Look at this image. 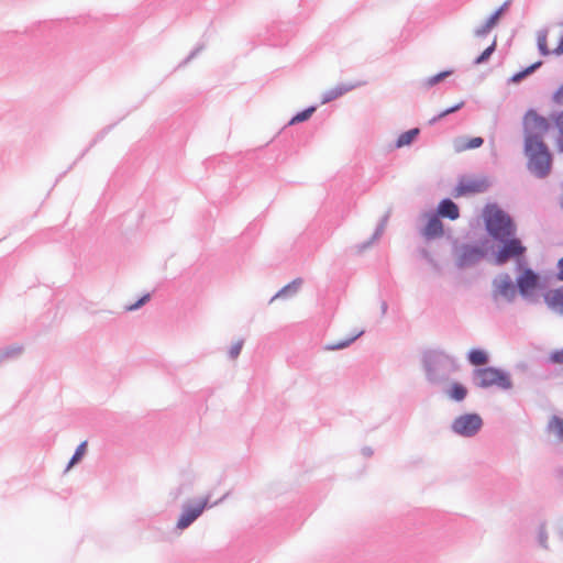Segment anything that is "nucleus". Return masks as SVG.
<instances>
[{
    "instance_id": "nucleus-26",
    "label": "nucleus",
    "mask_w": 563,
    "mask_h": 563,
    "mask_svg": "<svg viewBox=\"0 0 563 563\" xmlns=\"http://www.w3.org/2000/svg\"><path fill=\"white\" fill-rule=\"evenodd\" d=\"M549 431L553 432L559 441L563 442V419L553 416L548 423Z\"/></svg>"
},
{
    "instance_id": "nucleus-20",
    "label": "nucleus",
    "mask_w": 563,
    "mask_h": 563,
    "mask_svg": "<svg viewBox=\"0 0 563 563\" xmlns=\"http://www.w3.org/2000/svg\"><path fill=\"white\" fill-rule=\"evenodd\" d=\"M354 88H355L354 85H346V84L338 85L336 87L327 90L322 95L321 103L322 104L329 103V102L338 99L339 97L343 96L344 93L351 91Z\"/></svg>"
},
{
    "instance_id": "nucleus-43",
    "label": "nucleus",
    "mask_w": 563,
    "mask_h": 563,
    "mask_svg": "<svg viewBox=\"0 0 563 563\" xmlns=\"http://www.w3.org/2000/svg\"><path fill=\"white\" fill-rule=\"evenodd\" d=\"M556 146H558L559 152L563 153V135H561V134L556 140Z\"/></svg>"
},
{
    "instance_id": "nucleus-24",
    "label": "nucleus",
    "mask_w": 563,
    "mask_h": 563,
    "mask_svg": "<svg viewBox=\"0 0 563 563\" xmlns=\"http://www.w3.org/2000/svg\"><path fill=\"white\" fill-rule=\"evenodd\" d=\"M420 130L418 128L410 129L404 133H401L397 140L395 146L397 148L410 145L415 139L419 135Z\"/></svg>"
},
{
    "instance_id": "nucleus-1",
    "label": "nucleus",
    "mask_w": 563,
    "mask_h": 563,
    "mask_svg": "<svg viewBox=\"0 0 563 563\" xmlns=\"http://www.w3.org/2000/svg\"><path fill=\"white\" fill-rule=\"evenodd\" d=\"M421 365L426 380L432 386H445L451 376L460 371L457 358L441 349L424 351Z\"/></svg>"
},
{
    "instance_id": "nucleus-17",
    "label": "nucleus",
    "mask_w": 563,
    "mask_h": 563,
    "mask_svg": "<svg viewBox=\"0 0 563 563\" xmlns=\"http://www.w3.org/2000/svg\"><path fill=\"white\" fill-rule=\"evenodd\" d=\"M485 190V183L483 180H466L460 181L455 188V197L464 196L467 194H476Z\"/></svg>"
},
{
    "instance_id": "nucleus-36",
    "label": "nucleus",
    "mask_w": 563,
    "mask_h": 563,
    "mask_svg": "<svg viewBox=\"0 0 563 563\" xmlns=\"http://www.w3.org/2000/svg\"><path fill=\"white\" fill-rule=\"evenodd\" d=\"M243 343H244V341L240 340V341L235 342L234 344H232V346L229 350L230 358L235 360L240 355L242 347H243Z\"/></svg>"
},
{
    "instance_id": "nucleus-4",
    "label": "nucleus",
    "mask_w": 563,
    "mask_h": 563,
    "mask_svg": "<svg viewBox=\"0 0 563 563\" xmlns=\"http://www.w3.org/2000/svg\"><path fill=\"white\" fill-rule=\"evenodd\" d=\"M471 380L475 387L482 389L495 386L501 390H509L514 386L510 374L494 366L474 368L471 374Z\"/></svg>"
},
{
    "instance_id": "nucleus-22",
    "label": "nucleus",
    "mask_w": 563,
    "mask_h": 563,
    "mask_svg": "<svg viewBox=\"0 0 563 563\" xmlns=\"http://www.w3.org/2000/svg\"><path fill=\"white\" fill-rule=\"evenodd\" d=\"M388 219H389V213H386L382 219L380 221L378 222L372 238L362 243L361 245H358V251L362 252L366 249H368L375 241H377L384 233L385 229H386V225H387V222H388Z\"/></svg>"
},
{
    "instance_id": "nucleus-27",
    "label": "nucleus",
    "mask_w": 563,
    "mask_h": 563,
    "mask_svg": "<svg viewBox=\"0 0 563 563\" xmlns=\"http://www.w3.org/2000/svg\"><path fill=\"white\" fill-rule=\"evenodd\" d=\"M363 333H364V331H358V332H356L355 334H353L352 336H350V338H347L345 340H341V341H339L336 343L328 344L325 346V350H328V351L343 350V349L347 347L350 344H352Z\"/></svg>"
},
{
    "instance_id": "nucleus-38",
    "label": "nucleus",
    "mask_w": 563,
    "mask_h": 563,
    "mask_svg": "<svg viewBox=\"0 0 563 563\" xmlns=\"http://www.w3.org/2000/svg\"><path fill=\"white\" fill-rule=\"evenodd\" d=\"M552 101L556 104L563 106V84L553 93Z\"/></svg>"
},
{
    "instance_id": "nucleus-15",
    "label": "nucleus",
    "mask_w": 563,
    "mask_h": 563,
    "mask_svg": "<svg viewBox=\"0 0 563 563\" xmlns=\"http://www.w3.org/2000/svg\"><path fill=\"white\" fill-rule=\"evenodd\" d=\"M453 74V70H443L433 76L420 79L416 82V87L421 91H429L434 86L442 82L445 78L450 77Z\"/></svg>"
},
{
    "instance_id": "nucleus-31",
    "label": "nucleus",
    "mask_w": 563,
    "mask_h": 563,
    "mask_svg": "<svg viewBox=\"0 0 563 563\" xmlns=\"http://www.w3.org/2000/svg\"><path fill=\"white\" fill-rule=\"evenodd\" d=\"M483 143H484L483 137L476 136V137L470 139L467 141V143H465L463 145H459L457 143H455V150L457 152L464 151V150H474V148L481 147L483 145Z\"/></svg>"
},
{
    "instance_id": "nucleus-21",
    "label": "nucleus",
    "mask_w": 563,
    "mask_h": 563,
    "mask_svg": "<svg viewBox=\"0 0 563 563\" xmlns=\"http://www.w3.org/2000/svg\"><path fill=\"white\" fill-rule=\"evenodd\" d=\"M467 361L475 368L484 367L489 363V355L482 349H472L467 353Z\"/></svg>"
},
{
    "instance_id": "nucleus-32",
    "label": "nucleus",
    "mask_w": 563,
    "mask_h": 563,
    "mask_svg": "<svg viewBox=\"0 0 563 563\" xmlns=\"http://www.w3.org/2000/svg\"><path fill=\"white\" fill-rule=\"evenodd\" d=\"M496 49V41H494L488 47H486L482 53L481 55H478L475 60H474V64L475 65H481V64H484L486 63L490 56L493 55V53L495 52Z\"/></svg>"
},
{
    "instance_id": "nucleus-34",
    "label": "nucleus",
    "mask_w": 563,
    "mask_h": 563,
    "mask_svg": "<svg viewBox=\"0 0 563 563\" xmlns=\"http://www.w3.org/2000/svg\"><path fill=\"white\" fill-rule=\"evenodd\" d=\"M189 490H190V485L183 483L170 490V496L174 500H177L184 494L189 493Z\"/></svg>"
},
{
    "instance_id": "nucleus-39",
    "label": "nucleus",
    "mask_w": 563,
    "mask_h": 563,
    "mask_svg": "<svg viewBox=\"0 0 563 563\" xmlns=\"http://www.w3.org/2000/svg\"><path fill=\"white\" fill-rule=\"evenodd\" d=\"M203 49V46H197L195 49L191 51V53L187 56V58L179 65L185 66L187 65L191 59H194L201 51Z\"/></svg>"
},
{
    "instance_id": "nucleus-16",
    "label": "nucleus",
    "mask_w": 563,
    "mask_h": 563,
    "mask_svg": "<svg viewBox=\"0 0 563 563\" xmlns=\"http://www.w3.org/2000/svg\"><path fill=\"white\" fill-rule=\"evenodd\" d=\"M543 298L549 308L558 310L563 316V286L545 292Z\"/></svg>"
},
{
    "instance_id": "nucleus-18",
    "label": "nucleus",
    "mask_w": 563,
    "mask_h": 563,
    "mask_svg": "<svg viewBox=\"0 0 563 563\" xmlns=\"http://www.w3.org/2000/svg\"><path fill=\"white\" fill-rule=\"evenodd\" d=\"M303 284V279L298 277L295 278L292 282L284 286L282 289H279L275 296L271 299V301H274L275 299H288L295 297L298 291L300 290L301 286Z\"/></svg>"
},
{
    "instance_id": "nucleus-6",
    "label": "nucleus",
    "mask_w": 563,
    "mask_h": 563,
    "mask_svg": "<svg viewBox=\"0 0 563 563\" xmlns=\"http://www.w3.org/2000/svg\"><path fill=\"white\" fill-rule=\"evenodd\" d=\"M496 241L501 244L494 256V264L497 266H503L514 258L519 260L526 254V246L515 235Z\"/></svg>"
},
{
    "instance_id": "nucleus-41",
    "label": "nucleus",
    "mask_w": 563,
    "mask_h": 563,
    "mask_svg": "<svg viewBox=\"0 0 563 563\" xmlns=\"http://www.w3.org/2000/svg\"><path fill=\"white\" fill-rule=\"evenodd\" d=\"M556 267H558L556 278L560 282H563V257L558 261Z\"/></svg>"
},
{
    "instance_id": "nucleus-3",
    "label": "nucleus",
    "mask_w": 563,
    "mask_h": 563,
    "mask_svg": "<svg viewBox=\"0 0 563 563\" xmlns=\"http://www.w3.org/2000/svg\"><path fill=\"white\" fill-rule=\"evenodd\" d=\"M484 220L486 231L494 240L516 235L517 228L512 218L496 205L485 208Z\"/></svg>"
},
{
    "instance_id": "nucleus-9",
    "label": "nucleus",
    "mask_w": 563,
    "mask_h": 563,
    "mask_svg": "<svg viewBox=\"0 0 563 563\" xmlns=\"http://www.w3.org/2000/svg\"><path fill=\"white\" fill-rule=\"evenodd\" d=\"M488 243V240H485L481 245L463 244L456 258V266L465 268L478 264L489 251Z\"/></svg>"
},
{
    "instance_id": "nucleus-10",
    "label": "nucleus",
    "mask_w": 563,
    "mask_h": 563,
    "mask_svg": "<svg viewBox=\"0 0 563 563\" xmlns=\"http://www.w3.org/2000/svg\"><path fill=\"white\" fill-rule=\"evenodd\" d=\"M549 121L540 115L536 110L530 109L523 117V132L525 137L529 135H536L540 140H543L544 134L549 131Z\"/></svg>"
},
{
    "instance_id": "nucleus-19",
    "label": "nucleus",
    "mask_w": 563,
    "mask_h": 563,
    "mask_svg": "<svg viewBox=\"0 0 563 563\" xmlns=\"http://www.w3.org/2000/svg\"><path fill=\"white\" fill-rule=\"evenodd\" d=\"M443 393L449 399L461 402L466 398L468 391L463 384L454 382L449 387L444 388Z\"/></svg>"
},
{
    "instance_id": "nucleus-30",
    "label": "nucleus",
    "mask_w": 563,
    "mask_h": 563,
    "mask_svg": "<svg viewBox=\"0 0 563 563\" xmlns=\"http://www.w3.org/2000/svg\"><path fill=\"white\" fill-rule=\"evenodd\" d=\"M464 107V101H461L445 110H443L442 112H440L438 115L433 117L430 121H429V124H434L437 123L439 120L445 118L446 115L449 114H452L456 111H459L460 109H462Z\"/></svg>"
},
{
    "instance_id": "nucleus-40",
    "label": "nucleus",
    "mask_w": 563,
    "mask_h": 563,
    "mask_svg": "<svg viewBox=\"0 0 563 563\" xmlns=\"http://www.w3.org/2000/svg\"><path fill=\"white\" fill-rule=\"evenodd\" d=\"M554 122L560 134L563 135V110L558 113V115L554 119Z\"/></svg>"
},
{
    "instance_id": "nucleus-5",
    "label": "nucleus",
    "mask_w": 563,
    "mask_h": 563,
    "mask_svg": "<svg viewBox=\"0 0 563 563\" xmlns=\"http://www.w3.org/2000/svg\"><path fill=\"white\" fill-rule=\"evenodd\" d=\"M227 497V494L222 496L219 500L214 503H210V494L202 498L189 499L185 501L181 506V511L176 523V528L179 530H185L189 528L202 514L207 508H212L222 503Z\"/></svg>"
},
{
    "instance_id": "nucleus-44",
    "label": "nucleus",
    "mask_w": 563,
    "mask_h": 563,
    "mask_svg": "<svg viewBox=\"0 0 563 563\" xmlns=\"http://www.w3.org/2000/svg\"><path fill=\"white\" fill-rule=\"evenodd\" d=\"M362 453H363L364 456H372L373 455V450L369 446H365V448L362 449Z\"/></svg>"
},
{
    "instance_id": "nucleus-11",
    "label": "nucleus",
    "mask_w": 563,
    "mask_h": 563,
    "mask_svg": "<svg viewBox=\"0 0 563 563\" xmlns=\"http://www.w3.org/2000/svg\"><path fill=\"white\" fill-rule=\"evenodd\" d=\"M516 286L521 297L528 299L540 287V275L532 268L527 267L518 276Z\"/></svg>"
},
{
    "instance_id": "nucleus-29",
    "label": "nucleus",
    "mask_w": 563,
    "mask_h": 563,
    "mask_svg": "<svg viewBox=\"0 0 563 563\" xmlns=\"http://www.w3.org/2000/svg\"><path fill=\"white\" fill-rule=\"evenodd\" d=\"M316 110H317L316 106H311V107L306 108L305 110H302V111L298 112L297 114H295L290 119L288 124L289 125H294V124L307 121L316 112Z\"/></svg>"
},
{
    "instance_id": "nucleus-13",
    "label": "nucleus",
    "mask_w": 563,
    "mask_h": 563,
    "mask_svg": "<svg viewBox=\"0 0 563 563\" xmlns=\"http://www.w3.org/2000/svg\"><path fill=\"white\" fill-rule=\"evenodd\" d=\"M443 223L440 220V217L435 214H431L426 227L421 231V234L427 240H434L443 235Z\"/></svg>"
},
{
    "instance_id": "nucleus-25",
    "label": "nucleus",
    "mask_w": 563,
    "mask_h": 563,
    "mask_svg": "<svg viewBox=\"0 0 563 563\" xmlns=\"http://www.w3.org/2000/svg\"><path fill=\"white\" fill-rule=\"evenodd\" d=\"M537 542H538L539 547L542 548L543 550H545V551L550 550L549 532H548L547 523L544 521L539 523V526L537 528Z\"/></svg>"
},
{
    "instance_id": "nucleus-33",
    "label": "nucleus",
    "mask_w": 563,
    "mask_h": 563,
    "mask_svg": "<svg viewBox=\"0 0 563 563\" xmlns=\"http://www.w3.org/2000/svg\"><path fill=\"white\" fill-rule=\"evenodd\" d=\"M2 351L4 354L5 361H8V360H13V358L19 357L22 354L23 347L21 345L14 344V345H9L5 347H2Z\"/></svg>"
},
{
    "instance_id": "nucleus-7",
    "label": "nucleus",
    "mask_w": 563,
    "mask_h": 563,
    "mask_svg": "<svg viewBox=\"0 0 563 563\" xmlns=\"http://www.w3.org/2000/svg\"><path fill=\"white\" fill-rule=\"evenodd\" d=\"M517 286L507 273L496 275L492 280V298L495 302L504 299L506 302L511 303L517 296Z\"/></svg>"
},
{
    "instance_id": "nucleus-12",
    "label": "nucleus",
    "mask_w": 563,
    "mask_h": 563,
    "mask_svg": "<svg viewBox=\"0 0 563 563\" xmlns=\"http://www.w3.org/2000/svg\"><path fill=\"white\" fill-rule=\"evenodd\" d=\"M511 0H506L487 20L486 22L474 30L476 37L486 36L490 30L498 23L500 16L508 10Z\"/></svg>"
},
{
    "instance_id": "nucleus-8",
    "label": "nucleus",
    "mask_w": 563,
    "mask_h": 563,
    "mask_svg": "<svg viewBox=\"0 0 563 563\" xmlns=\"http://www.w3.org/2000/svg\"><path fill=\"white\" fill-rule=\"evenodd\" d=\"M483 427V419L478 413H464L456 417L451 423V431L463 438H472Z\"/></svg>"
},
{
    "instance_id": "nucleus-14",
    "label": "nucleus",
    "mask_w": 563,
    "mask_h": 563,
    "mask_svg": "<svg viewBox=\"0 0 563 563\" xmlns=\"http://www.w3.org/2000/svg\"><path fill=\"white\" fill-rule=\"evenodd\" d=\"M437 214L440 218L456 220L460 217V209L452 199L444 198L438 205Z\"/></svg>"
},
{
    "instance_id": "nucleus-37",
    "label": "nucleus",
    "mask_w": 563,
    "mask_h": 563,
    "mask_svg": "<svg viewBox=\"0 0 563 563\" xmlns=\"http://www.w3.org/2000/svg\"><path fill=\"white\" fill-rule=\"evenodd\" d=\"M549 360L553 364H563V349L553 351Z\"/></svg>"
},
{
    "instance_id": "nucleus-2",
    "label": "nucleus",
    "mask_w": 563,
    "mask_h": 563,
    "mask_svg": "<svg viewBox=\"0 0 563 563\" xmlns=\"http://www.w3.org/2000/svg\"><path fill=\"white\" fill-rule=\"evenodd\" d=\"M525 155L527 157V169L539 179L549 176L552 168V154L544 143L536 135L525 137Z\"/></svg>"
},
{
    "instance_id": "nucleus-46",
    "label": "nucleus",
    "mask_w": 563,
    "mask_h": 563,
    "mask_svg": "<svg viewBox=\"0 0 563 563\" xmlns=\"http://www.w3.org/2000/svg\"><path fill=\"white\" fill-rule=\"evenodd\" d=\"M3 362H5V358L2 349H0V364Z\"/></svg>"
},
{
    "instance_id": "nucleus-45",
    "label": "nucleus",
    "mask_w": 563,
    "mask_h": 563,
    "mask_svg": "<svg viewBox=\"0 0 563 563\" xmlns=\"http://www.w3.org/2000/svg\"><path fill=\"white\" fill-rule=\"evenodd\" d=\"M387 308H388L387 302L386 301H382V306H380L382 314H385L387 312Z\"/></svg>"
},
{
    "instance_id": "nucleus-23",
    "label": "nucleus",
    "mask_w": 563,
    "mask_h": 563,
    "mask_svg": "<svg viewBox=\"0 0 563 563\" xmlns=\"http://www.w3.org/2000/svg\"><path fill=\"white\" fill-rule=\"evenodd\" d=\"M541 66H542V60H538V62L531 64L530 66L526 67L525 69L514 74L509 78V82L519 84L525 78H527L528 76L532 75L536 70H538Z\"/></svg>"
},
{
    "instance_id": "nucleus-28",
    "label": "nucleus",
    "mask_w": 563,
    "mask_h": 563,
    "mask_svg": "<svg viewBox=\"0 0 563 563\" xmlns=\"http://www.w3.org/2000/svg\"><path fill=\"white\" fill-rule=\"evenodd\" d=\"M87 451V441L81 442L75 450V453L73 454L71 459L69 460L66 472H68L73 466H75L77 463L81 461L84 455Z\"/></svg>"
},
{
    "instance_id": "nucleus-35",
    "label": "nucleus",
    "mask_w": 563,
    "mask_h": 563,
    "mask_svg": "<svg viewBox=\"0 0 563 563\" xmlns=\"http://www.w3.org/2000/svg\"><path fill=\"white\" fill-rule=\"evenodd\" d=\"M151 299V294L143 295L136 302L125 307L126 311H135L143 307Z\"/></svg>"
},
{
    "instance_id": "nucleus-42",
    "label": "nucleus",
    "mask_w": 563,
    "mask_h": 563,
    "mask_svg": "<svg viewBox=\"0 0 563 563\" xmlns=\"http://www.w3.org/2000/svg\"><path fill=\"white\" fill-rule=\"evenodd\" d=\"M421 255L423 258H426L430 263L433 262L431 254L426 249L421 250Z\"/></svg>"
}]
</instances>
